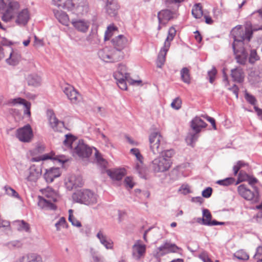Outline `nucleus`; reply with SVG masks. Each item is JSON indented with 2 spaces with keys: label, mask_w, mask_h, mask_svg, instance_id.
<instances>
[{
  "label": "nucleus",
  "mask_w": 262,
  "mask_h": 262,
  "mask_svg": "<svg viewBox=\"0 0 262 262\" xmlns=\"http://www.w3.org/2000/svg\"><path fill=\"white\" fill-rule=\"evenodd\" d=\"M262 30V25L260 27H253L251 25L247 26L245 28L241 26L234 27L231 32V36L233 38L232 49L237 63L245 65L247 62L248 43L252 36L253 32Z\"/></svg>",
  "instance_id": "obj_1"
},
{
  "label": "nucleus",
  "mask_w": 262,
  "mask_h": 262,
  "mask_svg": "<svg viewBox=\"0 0 262 262\" xmlns=\"http://www.w3.org/2000/svg\"><path fill=\"white\" fill-rule=\"evenodd\" d=\"M160 155L155 158L150 163L149 167L155 173L164 172L169 170L172 162L171 158L174 155L173 149L163 150Z\"/></svg>",
  "instance_id": "obj_2"
},
{
  "label": "nucleus",
  "mask_w": 262,
  "mask_h": 262,
  "mask_svg": "<svg viewBox=\"0 0 262 262\" xmlns=\"http://www.w3.org/2000/svg\"><path fill=\"white\" fill-rule=\"evenodd\" d=\"M52 2L59 8L73 11L77 15L82 14L88 10L85 0H52Z\"/></svg>",
  "instance_id": "obj_3"
},
{
  "label": "nucleus",
  "mask_w": 262,
  "mask_h": 262,
  "mask_svg": "<svg viewBox=\"0 0 262 262\" xmlns=\"http://www.w3.org/2000/svg\"><path fill=\"white\" fill-rule=\"evenodd\" d=\"M43 196H38V205L42 209L54 210L56 205L53 204L58 198L57 193L51 187H47L41 190Z\"/></svg>",
  "instance_id": "obj_4"
},
{
  "label": "nucleus",
  "mask_w": 262,
  "mask_h": 262,
  "mask_svg": "<svg viewBox=\"0 0 262 262\" xmlns=\"http://www.w3.org/2000/svg\"><path fill=\"white\" fill-rule=\"evenodd\" d=\"M95 150V156L98 162H102L103 164H105V160L101 157L100 154L96 148H91L85 144L82 140L78 141L77 145L74 147L73 155L74 156H77L79 158H84L89 157L92 150Z\"/></svg>",
  "instance_id": "obj_5"
},
{
  "label": "nucleus",
  "mask_w": 262,
  "mask_h": 262,
  "mask_svg": "<svg viewBox=\"0 0 262 262\" xmlns=\"http://www.w3.org/2000/svg\"><path fill=\"white\" fill-rule=\"evenodd\" d=\"M98 55L101 60L107 62H116L123 59L124 57L123 51H116L115 49L110 47H105L100 50Z\"/></svg>",
  "instance_id": "obj_6"
},
{
  "label": "nucleus",
  "mask_w": 262,
  "mask_h": 262,
  "mask_svg": "<svg viewBox=\"0 0 262 262\" xmlns=\"http://www.w3.org/2000/svg\"><path fill=\"white\" fill-rule=\"evenodd\" d=\"M73 199L75 202L86 205H93L98 202V195L89 189L82 190L74 193Z\"/></svg>",
  "instance_id": "obj_7"
},
{
  "label": "nucleus",
  "mask_w": 262,
  "mask_h": 262,
  "mask_svg": "<svg viewBox=\"0 0 262 262\" xmlns=\"http://www.w3.org/2000/svg\"><path fill=\"white\" fill-rule=\"evenodd\" d=\"M150 150L154 155L161 153L163 137L158 132L151 133L149 137Z\"/></svg>",
  "instance_id": "obj_8"
},
{
  "label": "nucleus",
  "mask_w": 262,
  "mask_h": 262,
  "mask_svg": "<svg viewBox=\"0 0 262 262\" xmlns=\"http://www.w3.org/2000/svg\"><path fill=\"white\" fill-rule=\"evenodd\" d=\"M19 9L20 4L18 2L15 1L9 2L7 10L2 16V20L5 22L10 21L14 18Z\"/></svg>",
  "instance_id": "obj_9"
},
{
  "label": "nucleus",
  "mask_w": 262,
  "mask_h": 262,
  "mask_svg": "<svg viewBox=\"0 0 262 262\" xmlns=\"http://www.w3.org/2000/svg\"><path fill=\"white\" fill-rule=\"evenodd\" d=\"M17 137L21 142H29L33 137L32 128L29 124H27L17 130Z\"/></svg>",
  "instance_id": "obj_10"
},
{
  "label": "nucleus",
  "mask_w": 262,
  "mask_h": 262,
  "mask_svg": "<svg viewBox=\"0 0 262 262\" xmlns=\"http://www.w3.org/2000/svg\"><path fill=\"white\" fill-rule=\"evenodd\" d=\"M238 192L241 196L246 200L256 202L258 200V192L257 190L254 192L248 189L245 185L242 184L238 187Z\"/></svg>",
  "instance_id": "obj_11"
},
{
  "label": "nucleus",
  "mask_w": 262,
  "mask_h": 262,
  "mask_svg": "<svg viewBox=\"0 0 262 262\" xmlns=\"http://www.w3.org/2000/svg\"><path fill=\"white\" fill-rule=\"evenodd\" d=\"M179 249L175 244L166 242L157 249L156 256L161 257L169 252H177Z\"/></svg>",
  "instance_id": "obj_12"
},
{
  "label": "nucleus",
  "mask_w": 262,
  "mask_h": 262,
  "mask_svg": "<svg viewBox=\"0 0 262 262\" xmlns=\"http://www.w3.org/2000/svg\"><path fill=\"white\" fill-rule=\"evenodd\" d=\"M63 92L73 103H77L81 100L80 94L70 85H67L64 88Z\"/></svg>",
  "instance_id": "obj_13"
},
{
  "label": "nucleus",
  "mask_w": 262,
  "mask_h": 262,
  "mask_svg": "<svg viewBox=\"0 0 262 262\" xmlns=\"http://www.w3.org/2000/svg\"><path fill=\"white\" fill-rule=\"evenodd\" d=\"M6 104L10 105H23L25 107L24 114L27 115L29 117L31 115V103L23 98L18 97L11 99Z\"/></svg>",
  "instance_id": "obj_14"
},
{
  "label": "nucleus",
  "mask_w": 262,
  "mask_h": 262,
  "mask_svg": "<svg viewBox=\"0 0 262 262\" xmlns=\"http://www.w3.org/2000/svg\"><path fill=\"white\" fill-rule=\"evenodd\" d=\"M47 116L50 125L53 129L54 131L60 132L64 126L63 122L57 119L52 110L48 111Z\"/></svg>",
  "instance_id": "obj_15"
},
{
  "label": "nucleus",
  "mask_w": 262,
  "mask_h": 262,
  "mask_svg": "<svg viewBox=\"0 0 262 262\" xmlns=\"http://www.w3.org/2000/svg\"><path fill=\"white\" fill-rule=\"evenodd\" d=\"M262 78V66H259L252 68L248 74L249 81L252 84H254L258 82Z\"/></svg>",
  "instance_id": "obj_16"
},
{
  "label": "nucleus",
  "mask_w": 262,
  "mask_h": 262,
  "mask_svg": "<svg viewBox=\"0 0 262 262\" xmlns=\"http://www.w3.org/2000/svg\"><path fill=\"white\" fill-rule=\"evenodd\" d=\"M112 42L116 51H122L128 44V39L123 35H119L112 40Z\"/></svg>",
  "instance_id": "obj_17"
},
{
  "label": "nucleus",
  "mask_w": 262,
  "mask_h": 262,
  "mask_svg": "<svg viewBox=\"0 0 262 262\" xmlns=\"http://www.w3.org/2000/svg\"><path fill=\"white\" fill-rule=\"evenodd\" d=\"M96 236L99 240L100 243L106 249H113V242L112 239L107 236L102 229H100L98 231Z\"/></svg>",
  "instance_id": "obj_18"
},
{
  "label": "nucleus",
  "mask_w": 262,
  "mask_h": 262,
  "mask_svg": "<svg viewBox=\"0 0 262 262\" xmlns=\"http://www.w3.org/2000/svg\"><path fill=\"white\" fill-rule=\"evenodd\" d=\"M30 19V13L28 9H24L16 14L15 23L21 26L26 25Z\"/></svg>",
  "instance_id": "obj_19"
},
{
  "label": "nucleus",
  "mask_w": 262,
  "mask_h": 262,
  "mask_svg": "<svg viewBox=\"0 0 262 262\" xmlns=\"http://www.w3.org/2000/svg\"><path fill=\"white\" fill-rule=\"evenodd\" d=\"M82 185L83 181L80 176L72 175L69 177L66 182V186L69 190H72L77 187H81Z\"/></svg>",
  "instance_id": "obj_20"
},
{
  "label": "nucleus",
  "mask_w": 262,
  "mask_h": 262,
  "mask_svg": "<svg viewBox=\"0 0 262 262\" xmlns=\"http://www.w3.org/2000/svg\"><path fill=\"white\" fill-rule=\"evenodd\" d=\"M146 251V246L141 244L140 241H137L132 247V255L134 258L139 260L144 255Z\"/></svg>",
  "instance_id": "obj_21"
},
{
  "label": "nucleus",
  "mask_w": 262,
  "mask_h": 262,
  "mask_svg": "<svg viewBox=\"0 0 262 262\" xmlns=\"http://www.w3.org/2000/svg\"><path fill=\"white\" fill-rule=\"evenodd\" d=\"M73 27L78 31L85 33L90 27V23L84 19H73L71 20Z\"/></svg>",
  "instance_id": "obj_22"
},
{
  "label": "nucleus",
  "mask_w": 262,
  "mask_h": 262,
  "mask_svg": "<svg viewBox=\"0 0 262 262\" xmlns=\"http://www.w3.org/2000/svg\"><path fill=\"white\" fill-rule=\"evenodd\" d=\"M41 174V169L40 167L32 165L29 169L28 175L26 178L27 181L30 182H36Z\"/></svg>",
  "instance_id": "obj_23"
},
{
  "label": "nucleus",
  "mask_w": 262,
  "mask_h": 262,
  "mask_svg": "<svg viewBox=\"0 0 262 262\" xmlns=\"http://www.w3.org/2000/svg\"><path fill=\"white\" fill-rule=\"evenodd\" d=\"M60 169L57 167H51L46 169L43 177L46 181L48 183H51L56 178L60 176Z\"/></svg>",
  "instance_id": "obj_24"
},
{
  "label": "nucleus",
  "mask_w": 262,
  "mask_h": 262,
  "mask_svg": "<svg viewBox=\"0 0 262 262\" xmlns=\"http://www.w3.org/2000/svg\"><path fill=\"white\" fill-rule=\"evenodd\" d=\"M173 13L170 10L165 9L160 11L158 14L159 24L165 25L173 17Z\"/></svg>",
  "instance_id": "obj_25"
},
{
  "label": "nucleus",
  "mask_w": 262,
  "mask_h": 262,
  "mask_svg": "<svg viewBox=\"0 0 262 262\" xmlns=\"http://www.w3.org/2000/svg\"><path fill=\"white\" fill-rule=\"evenodd\" d=\"M207 126V124L199 117H195L191 121V127L194 132L200 133Z\"/></svg>",
  "instance_id": "obj_26"
},
{
  "label": "nucleus",
  "mask_w": 262,
  "mask_h": 262,
  "mask_svg": "<svg viewBox=\"0 0 262 262\" xmlns=\"http://www.w3.org/2000/svg\"><path fill=\"white\" fill-rule=\"evenodd\" d=\"M106 172L112 179L117 181L121 180L126 173L124 168L107 170Z\"/></svg>",
  "instance_id": "obj_27"
},
{
  "label": "nucleus",
  "mask_w": 262,
  "mask_h": 262,
  "mask_svg": "<svg viewBox=\"0 0 262 262\" xmlns=\"http://www.w3.org/2000/svg\"><path fill=\"white\" fill-rule=\"evenodd\" d=\"M118 6L114 0H107L106 10L107 14L111 16H115L117 14Z\"/></svg>",
  "instance_id": "obj_28"
},
{
  "label": "nucleus",
  "mask_w": 262,
  "mask_h": 262,
  "mask_svg": "<svg viewBox=\"0 0 262 262\" xmlns=\"http://www.w3.org/2000/svg\"><path fill=\"white\" fill-rule=\"evenodd\" d=\"M231 76L233 80L237 82H242L244 79V73L243 70L239 68L231 70Z\"/></svg>",
  "instance_id": "obj_29"
},
{
  "label": "nucleus",
  "mask_w": 262,
  "mask_h": 262,
  "mask_svg": "<svg viewBox=\"0 0 262 262\" xmlns=\"http://www.w3.org/2000/svg\"><path fill=\"white\" fill-rule=\"evenodd\" d=\"M54 15L59 22L65 26H68L69 18L66 12L62 11L54 10Z\"/></svg>",
  "instance_id": "obj_30"
},
{
  "label": "nucleus",
  "mask_w": 262,
  "mask_h": 262,
  "mask_svg": "<svg viewBox=\"0 0 262 262\" xmlns=\"http://www.w3.org/2000/svg\"><path fill=\"white\" fill-rule=\"evenodd\" d=\"M169 48L164 46L161 49L156 62L157 67L161 68L164 65L165 61V56Z\"/></svg>",
  "instance_id": "obj_31"
},
{
  "label": "nucleus",
  "mask_w": 262,
  "mask_h": 262,
  "mask_svg": "<svg viewBox=\"0 0 262 262\" xmlns=\"http://www.w3.org/2000/svg\"><path fill=\"white\" fill-rule=\"evenodd\" d=\"M114 78L117 81V84L119 87L123 90L127 89L126 82H128V77L124 76L121 74H114Z\"/></svg>",
  "instance_id": "obj_32"
},
{
  "label": "nucleus",
  "mask_w": 262,
  "mask_h": 262,
  "mask_svg": "<svg viewBox=\"0 0 262 262\" xmlns=\"http://www.w3.org/2000/svg\"><path fill=\"white\" fill-rule=\"evenodd\" d=\"M199 133L196 132H189L186 138L187 144L193 147L199 137Z\"/></svg>",
  "instance_id": "obj_33"
},
{
  "label": "nucleus",
  "mask_w": 262,
  "mask_h": 262,
  "mask_svg": "<svg viewBox=\"0 0 262 262\" xmlns=\"http://www.w3.org/2000/svg\"><path fill=\"white\" fill-rule=\"evenodd\" d=\"M27 82L29 85L33 86H38L40 85L41 79L37 75H30L27 77Z\"/></svg>",
  "instance_id": "obj_34"
},
{
  "label": "nucleus",
  "mask_w": 262,
  "mask_h": 262,
  "mask_svg": "<svg viewBox=\"0 0 262 262\" xmlns=\"http://www.w3.org/2000/svg\"><path fill=\"white\" fill-rule=\"evenodd\" d=\"M63 144L67 147L71 149L72 144L77 145L76 138L71 134H67L65 135V139L64 140Z\"/></svg>",
  "instance_id": "obj_35"
},
{
  "label": "nucleus",
  "mask_w": 262,
  "mask_h": 262,
  "mask_svg": "<svg viewBox=\"0 0 262 262\" xmlns=\"http://www.w3.org/2000/svg\"><path fill=\"white\" fill-rule=\"evenodd\" d=\"M176 34V30L174 28L171 27L169 28L168 35L164 42V47L169 48L170 46V42L173 39Z\"/></svg>",
  "instance_id": "obj_36"
},
{
  "label": "nucleus",
  "mask_w": 262,
  "mask_h": 262,
  "mask_svg": "<svg viewBox=\"0 0 262 262\" xmlns=\"http://www.w3.org/2000/svg\"><path fill=\"white\" fill-rule=\"evenodd\" d=\"M239 179L241 182L248 181L249 184L251 185H254L257 182V180L256 178L250 177L246 173H244L242 171L239 172Z\"/></svg>",
  "instance_id": "obj_37"
},
{
  "label": "nucleus",
  "mask_w": 262,
  "mask_h": 262,
  "mask_svg": "<svg viewBox=\"0 0 262 262\" xmlns=\"http://www.w3.org/2000/svg\"><path fill=\"white\" fill-rule=\"evenodd\" d=\"M20 59V55L16 52H12L10 57L6 59V62L11 65H16Z\"/></svg>",
  "instance_id": "obj_38"
},
{
  "label": "nucleus",
  "mask_w": 262,
  "mask_h": 262,
  "mask_svg": "<svg viewBox=\"0 0 262 262\" xmlns=\"http://www.w3.org/2000/svg\"><path fill=\"white\" fill-rule=\"evenodd\" d=\"M181 78L182 80L187 84L190 83V75L189 70L187 68H183L180 71Z\"/></svg>",
  "instance_id": "obj_39"
},
{
  "label": "nucleus",
  "mask_w": 262,
  "mask_h": 262,
  "mask_svg": "<svg viewBox=\"0 0 262 262\" xmlns=\"http://www.w3.org/2000/svg\"><path fill=\"white\" fill-rule=\"evenodd\" d=\"M17 230L19 231H24L29 232L30 230L29 225L23 220L17 221L15 222Z\"/></svg>",
  "instance_id": "obj_40"
},
{
  "label": "nucleus",
  "mask_w": 262,
  "mask_h": 262,
  "mask_svg": "<svg viewBox=\"0 0 262 262\" xmlns=\"http://www.w3.org/2000/svg\"><path fill=\"white\" fill-rule=\"evenodd\" d=\"M211 214L208 209H205L203 210L202 224L207 225V223H211Z\"/></svg>",
  "instance_id": "obj_41"
},
{
  "label": "nucleus",
  "mask_w": 262,
  "mask_h": 262,
  "mask_svg": "<svg viewBox=\"0 0 262 262\" xmlns=\"http://www.w3.org/2000/svg\"><path fill=\"white\" fill-rule=\"evenodd\" d=\"M192 14L196 18H200L203 15V11L200 4H196L192 9Z\"/></svg>",
  "instance_id": "obj_42"
},
{
  "label": "nucleus",
  "mask_w": 262,
  "mask_h": 262,
  "mask_svg": "<svg viewBox=\"0 0 262 262\" xmlns=\"http://www.w3.org/2000/svg\"><path fill=\"white\" fill-rule=\"evenodd\" d=\"M94 262H105L104 258L98 254V252L92 248L90 250Z\"/></svg>",
  "instance_id": "obj_43"
},
{
  "label": "nucleus",
  "mask_w": 262,
  "mask_h": 262,
  "mask_svg": "<svg viewBox=\"0 0 262 262\" xmlns=\"http://www.w3.org/2000/svg\"><path fill=\"white\" fill-rule=\"evenodd\" d=\"M234 256L240 260H248L249 258V255L243 250H240L236 251Z\"/></svg>",
  "instance_id": "obj_44"
},
{
  "label": "nucleus",
  "mask_w": 262,
  "mask_h": 262,
  "mask_svg": "<svg viewBox=\"0 0 262 262\" xmlns=\"http://www.w3.org/2000/svg\"><path fill=\"white\" fill-rule=\"evenodd\" d=\"M29 262H42L41 256L36 253L28 254Z\"/></svg>",
  "instance_id": "obj_45"
},
{
  "label": "nucleus",
  "mask_w": 262,
  "mask_h": 262,
  "mask_svg": "<svg viewBox=\"0 0 262 262\" xmlns=\"http://www.w3.org/2000/svg\"><path fill=\"white\" fill-rule=\"evenodd\" d=\"M6 193L9 196L17 199H20L19 194L12 188L9 186H5L4 187Z\"/></svg>",
  "instance_id": "obj_46"
},
{
  "label": "nucleus",
  "mask_w": 262,
  "mask_h": 262,
  "mask_svg": "<svg viewBox=\"0 0 262 262\" xmlns=\"http://www.w3.org/2000/svg\"><path fill=\"white\" fill-rule=\"evenodd\" d=\"M235 179L233 178H227L224 180H219L216 182V183L223 186H229L234 183Z\"/></svg>",
  "instance_id": "obj_47"
},
{
  "label": "nucleus",
  "mask_w": 262,
  "mask_h": 262,
  "mask_svg": "<svg viewBox=\"0 0 262 262\" xmlns=\"http://www.w3.org/2000/svg\"><path fill=\"white\" fill-rule=\"evenodd\" d=\"M69 221L72 223V224L76 227H80L81 226V223L77 220L74 217L73 215L71 214L72 213V210L70 209L69 210Z\"/></svg>",
  "instance_id": "obj_48"
},
{
  "label": "nucleus",
  "mask_w": 262,
  "mask_h": 262,
  "mask_svg": "<svg viewBox=\"0 0 262 262\" xmlns=\"http://www.w3.org/2000/svg\"><path fill=\"white\" fill-rule=\"evenodd\" d=\"M6 246L10 249H14L20 248L22 246V244L19 241H13L7 243Z\"/></svg>",
  "instance_id": "obj_49"
},
{
  "label": "nucleus",
  "mask_w": 262,
  "mask_h": 262,
  "mask_svg": "<svg viewBox=\"0 0 262 262\" xmlns=\"http://www.w3.org/2000/svg\"><path fill=\"white\" fill-rule=\"evenodd\" d=\"M116 27L114 26H110L107 27L106 31L105 33L104 40H109L110 37L113 35V32L116 30Z\"/></svg>",
  "instance_id": "obj_50"
},
{
  "label": "nucleus",
  "mask_w": 262,
  "mask_h": 262,
  "mask_svg": "<svg viewBox=\"0 0 262 262\" xmlns=\"http://www.w3.org/2000/svg\"><path fill=\"white\" fill-rule=\"evenodd\" d=\"M259 59V57L257 54L255 50H251L249 59V62L251 63H254L256 61Z\"/></svg>",
  "instance_id": "obj_51"
},
{
  "label": "nucleus",
  "mask_w": 262,
  "mask_h": 262,
  "mask_svg": "<svg viewBox=\"0 0 262 262\" xmlns=\"http://www.w3.org/2000/svg\"><path fill=\"white\" fill-rule=\"evenodd\" d=\"M55 227L57 230L59 231L61 228L67 227L66 219L64 217H61L59 221L55 224Z\"/></svg>",
  "instance_id": "obj_52"
},
{
  "label": "nucleus",
  "mask_w": 262,
  "mask_h": 262,
  "mask_svg": "<svg viewBox=\"0 0 262 262\" xmlns=\"http://www.w3.org/2000/svg\"><path fill=\"white\" fill-rule=\"evenodd\" d=\"M121 74L122 76L128 77L129 74L126 72V66L123 64H120L118 67V71L114 74Z\"/></svg>",
  "instance_id": "obj_53"
},
{
  "label": "nucleus",
  "mask_w": 262,
  "mask_h": 262,
  "mask_svg": "<svg viewBox=\"0 0 262 262\" xmlns=\"http://www.w3.org/2000/svg\"><path fill=\"white\" fill-rule=\"evenodd\" d=\"M182 101L180 98H176L171 102V106L172 108L178 110L181 107Z\"/></svg>",
  "instance_id": "obj_54"
},
{
  "label": "nucleus",
  "mask_w": 262,
  "mask_h": 262,
  "mask_svg": "<svg viewBox=\"0 0 262 262\" xmlns=\"http://www.w3.org/2000/svg\"><path fill=\"white\" fill-rule=\"evenodd\" d=\"M48 159H52L51 156L48 154H45L38 157L32 158L31 161L32 162H38L41 160L44 161Z\"/></svg>",
  "instance_id": "obj_55"
},
{
  "label": "nucleus",
  "mask_w": 262,
  "mask_h": 262,
  "mask_svg": "<svg viewBox=\"0 0 262 262\" xmlns=\"http://www.w3.org/2000/svg\"><path fill=\"white\" fill-rule=\"evenodd\" d=\"M245 99L251 104H252V105L255 104L256 100L255 98L254 97V96H253V95H252L248 93H246Z\"/></svg>",
  "instance_id": "obj_56"
},
{
  "label": "nucleus",
  "mask_w": 262,
  "mask_h": 262,
  "mask_svg": "<svg viewBox=\"0 0 262 262\" xmlns=\"http://www.w3.org/2000/svg\"><path fill=\"white\" fill-rule=\"evenodd\" d=\"M130 152L136 156L138 161H141L143 159V157L141 155L139 150L138 148H132L130 149Z\"/></svg>",
  "instance_id": "obj_57"
},
{
  "label": "nucleus",
  "mask_w": 262,
  "mask_h": 262,
  "mask_svg": "<svg viewBox=\"0 0 262 262\" xmlns=\"http://www.w3.org/2000/svg\"><path fill=\"white\" fill-rule=\"evenodd\" d=\"M216 74V70L213 68L211 71L208 72V75L209 78V82L211 83L214 80L215 75Z\"/></svg>",
  "instance_id": "obj_58"
},
{
  "label": "nucleus",
  "mask_w": 262,
  "mask_h": 262,
  "mask_svg": "<svg viewBox=\"0 0 262 262\" xmlns=\"http://www.w3.org/2000/svg\"><path fill=\"white\" fill-rule=\"evenodd\" d=\"M212 192V189L211 187H207L204 189L202 193V196L205 198H209Z\"/></svg>",
  "instance_id": "obj_59"
},
{
  "label": "nucleus",
  "mask_w": 262,
  "mask_h": 262,
  "mask_svg": "<svg viewBox=\"0 0 262 262\" xmlns=\"http://www.w3.org/2000/svg\"><path fill=\"white\" fill-rule=\"evenodd\" d=\"M199 257L202 259L203 262H212L206 252H203L201 253L199 255Z\"/></svg>",
  "instance_id": "obj_60"
},
{
  "label": "nucleus",
  "mask_w": 262,
  "mask_h": 262,
  "mask_svg": "<svg viewBox=\"0 0 262 262\" xmlns=\"http://www.w3.org/2000/svg\"><path fill=\"white\" fill-rule=\"evenodd\" d=\"M124 182L125 186L128 187L129 188H132L134 186V183L133 181L132 178L130 177H126Z\"/></svg>",
  "instance_id": "obj_61"
},
{
  "label": "nucleus",
  "mask_w": 262,
  "mask_h": 262,
  "mask_svg": "<svg viewBox=\"0 0 262 262\" xmlns=\"http://www.w3.org/2000/svg\"><path fill=\"white\" fill-rule=\"evenodd\" d=\"M135 168L139 174L142 173L143 169L142 160H141V161H138V162L136 163Z\"/></svg>",
  "instance_id": "obj_62"
},
{
  "label": "nucleus",
  "mask_w": 262,
  "mask_h": 262,
  "mask_svg": "<svg viewBox=\"0 0 262 262\" xmlns=\"http://www.w3.org/2000/svg\"><path fill=\"white\" fill-rule=\"evenodd\" d=\"M128 83L131 85H140L142 83V81L141 80H133L129 76L128 77Z\"/></svg>",
  "instance_id": "obj_63"
},
{
  "label": "nucleus",
  "mask_w": 262,
  "mask_h": 262,
  "mask_svg": "<svg viewBox=\"0 0 262 262\" xmlns=\"http://www.w3.org/2000/svg\"><path fill=\"white\" fill-rule=\"evenodd\" d=\"M43 45V43L42 40L38 39L36 36H34V41L33 46L36 48H38L42 46Z\"/></svg>",
  "instance_id": "obj_64"
}]
</instances>
